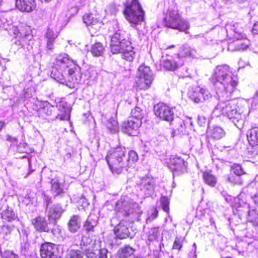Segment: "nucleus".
I'll return each mask as SVG.
<instances>
[{"instance_id": "1", "label": "nucleus", "mask_w": 258, "mask_h": 258, "mask_svg": "<svg viewBox=\"0 0 258 258\" xmlns=\"http://www.w3.org/2000/svg\"><path fill=\"white\" fill-rule=\"evenodd\" d=\"M211 80L218 99L213 113L217 116L222 114L227 116L238 127L240 124H242L243 120L237 110L236 101L229 100L238 84L237 76L232 73L228 66L224 64L216 68Z\"/></svg>"}, {"instance_id": "2", "label": "nucleus", "mask_w": 258, "mask_h": 258, "mask_svg": "<svg viewBox=\"0 0 258 258\" xmlns=\"http://www.w3.org/2000/svg\"><path fill=\"white\" fill-rule=\"evenodd\" d=\"M125 35V32L121 30L115 32L111 38L110 49L113 54L120 53L122 58L131 62L135 58L136 52Z\"/></svg>"}, {"instance_id": "3", "label": "nucleus", "mask_w": 258, "mask_h": 258, "mask_svg": "<svg viewBox=\"0 0 258 258\" xmlns=\"http://www.w3.org/2000/svg\"><path fill=\"white\" fill-rule=\"evenodd\" d=\"M56 65L63 70L65 75H68V80L71 84L70 88L78 84L82 78L80 68L76 64V61L70 60L67 54H60L56 58ZM69 86V85H68Z\"/></svg>"}, {"instance_id": "4", "label": "nucleus", "mask_w": 258, "mask_h": 258, "mask_svg": "<svg viewBox=\"0 0 258 258\" xmlns=\"http://www.w3.org/2000/svg\"><path fill=\"white\" fill-rule=\"evenodd\" d=\"M125 153V149L120 146L111 149L108 152L105 158L113 174H119L124 170H127L128 163Z\"/></svg>"}, {"instance_id": "5", "label": "nucleus", "mask_w": 258, "mask_h": 258, "mask_svg": "<svg viewBox=\"0 0 258 258\" xmlns=\"http://www.w3.org/2000/svg\"><path fill=\"white\" fill-rule=\"evenodd\" d=\"M14 34L16 35L12 39V49L14 51L23 49L25 52L31 48L28 42L32 39L31 30L30 27L24 25L20 28H16L14 30Z\"/></svg>"}, {"instance_id": "6", "label": "nucleus", "mask_w": 258, "mask_h": 258, "mask_svg": "<svg viewBox=\"0 0 258 258\" xmlns=\"http://www.w3.org/2000/svg\"><path fill=\"white\" fill-rule=\"evenodd\" d=\"M123 14L132 25L140 24L144 19V12L138 0H127L124 4Z\"/></svg>"}, {"instance_id": "7", "label": "nucleus", "mask_w": 258, "mask_h": 258, "mask_svg": "<svg viewBox=\"0 0 258 258\" xmlns=\"http://www.w3.org/2000/svg\"><path fill=\"white\" fill-rule=\"evenodd\" d=\"M165 26L173 29L178 30L187 33L189 28L188 23L181 18L177 9H169L163 19Z\"/></svg>"}, {"instance_id": "8", "label": "nucleus", "mask_w": 258, "mask_h": 258, "mask_svg": "<svg viewBox=\"0 0 258 258\" xmlns=\"http://www.w3.org/2000/svg\"><path fill=\"white\" fill-rule=\"evenodd\" d=\"M101 241L96 236H84L80 242V246L81 249L85 252L87 258H96V252L101 247Z\"/></svg>"}, {"instance_id": "9", "label": "nucleus", "mask_w": 258, "mask_h": 258, "mask_svg": "<svg viewBox=\"0 0 258 258\" xmlns=\"http://www.w3.org/2000/svg\"><path fill=\"white\" fill-rule=\"evenodd\" d=\"M188 94L190 99L197 103L206 101L210 105H215L218 102L217 95L213 96L205 88L199 86L192 88Z\"/></svg>"}, {"instance_id": "10", "label": "nucleus", "mask_w": 258, "mask_h": 258, "mask_svg": "<svg viewBox=\"0 0 258 258\" xmlns=\"http://www.w3.org/2000/svg\"><path fill=\"white\" fill-rule=\"evenodd\" d=\"M154 80V75L150 68L145 64L141 65L138 69L136 83L141 90L149 89Z\"/></svg>"}, {"instance_id": "11", "label": "nucleus", "mask_w": 258, "mask_h": 258, "mask_svg": "<svg viewBox=\"0 0 258 258\" xmlns=\"http://www.w3.org/2000/svg\"><path fill=\"white\" fill-rule=\"evenodd\" d=\"M138 206L131 202L127 198H122L117 201L116 205V210L122 213L124 216H131L134 217L137 214Z\"/></svg>"}, {"instance_id": "12", "label": "nucleus", "mask_w": 258, "mask_h": 258, "mask_svg": "<svg viewBox=\"0 0 258 258\" xmlns=\"http://www.w3.org/2000/svg\"><path fill=\"white\" fill-rule=\"evenodd\" d=\"M233 40L228 44V49L231 51H243L250 45V42L243 33H236L233 36Z\"/></svg>"}, {"instance_id": "13", "label": "nucleus", "mask_w": 258, "mask_h": 258, "mask_svg": "<svg viewBox=\"0 0 258 258\" xmlns=\"http://www.w3.org/2000/svg\"><path fill=\"white\" fill-rule=\"evenodd\" d=\"M155 114L163 120L171 121L174 118L173 108L164 103H159L154 106Z\"/></svg>"}, {"instance_id": "14", "label": "nucleus", "mask_w": 258, "mask_h": 258, "mask_svg": "<svg viewBox=\"0 0 258 258\" xmlns=\"http://www.w3.org/2000/svg\"><path fill=\"white\" fill-rule=\"evenodd\" d=\"M40 251L42 258H58L59 256L57 246L52 243L42 244Z\"/></svg>"}, {"instance_id": "15", "label": "nucleus", "mask_w": 258, "mask_h": 258, "mask_svg": "<svg viewBox=\"0 0 258 258\" xmlns=\"http://www.w3.org/2000/svg\"><path fill=\"white\" fill-rule=\"evenodd\" d=\"M187 163L179 157L170 160L169 167L173 172V175H178L186 171Z\"/></svg>"}, {"instance_id": "16", "label": "nucleus", "mask_w": 258, "mask_h": 258, "mask_svg": "<svg viewBox=\"0 0 258 258\" xmlns=\"http://www.w3.org/2000/svg\"><path fill=\"white\" fill-rule=\"evenodd\" d=\"M83 21L90 30H98L101 28V23L96 15L86 14L83 17Z\"/></svg>"}, {"instance_id": "17", "label": "nucleus", "mask_w": 258, "mask_h": 258, "mask_svg": "<svg viewBox=\"0 0 258 258\" xmlns=\"http://www.w3.org/2000/svg\"><path fill=\"white\" fill-rule=\"evenodd\" d=\"M142 124V121L129 117L126 121L123 123L122 129L124 132L130 136H135V132L138 130Z\"/></svg>"}, {"instance_id": "18", "label": "nucleus", "mask_w": 258, "mask_h": 258, "mask_svg": "<svg viewBox=\"0 0 258 258\" xmlns=\"http://www.w3.org/2000/svg\"><path fill=\"white\" fill-rule=\"evenodd\" d=\"M15 4L17 8L22 12L30 13L36 7L34 0H16Z\"/></svg>"}, {"instance_id": "19", "label": "nucleus", "mask_w": 258, "mask_h": 258, "mask_svg": "<svg viewBox=\"0 0 258 258\" xmlns=\"http://www.w3.org/2000/svg\"><path fill=\"white\" fill-rule=\"evenodd\" d=\"M184 63L183 59L180 58L179 55L175 56L174 59H167L164 60L163 66L166 70L173 71Z\"/></svg>"}, {"instance_id": "20", "label": "nucleus", "mask_w": 258, "mask_h": 258, "mask_svg": "<svg viewBox=\"0 0 258 258\" xmlns=\"http://www.w3.org/2000/svg\"><path fill=\"white\" fill-rule=\"evenodd\" d=\"M139 186L146 196L150 195L154 191V181L149 177H143Z\"/></svg>"}, {"instance_id": "21", "label": "nucleus", "mask_w": 258, "mask_h": 258, "mask_svg": "<svg viewBox=\"0 0 258 258\" xmlns=\"http://www.w3.org/2000/svg\"><path fill=\"white\" fill-rule=\"evenodd\" d=\"M133 227H115L114 234L119 239H124L130 237L132 238L135 234Z\"/></svg>"}, {"instance_id": "22", "label": "nucleus", "mask_w": 258, "mask_h": 258, "mask_svg": "<svg viewBox=\"0 0 258 258\" xmlns=\"http://www.w3.org/2000/svg\"><path fill=\"white\" fill-rule=\"evenodd\" d=\"M64 181L58 178H55L51 180V191L54 197L60 195L64 192Z\"/></svg>"}, {"instance_id": "23", "label": "nucleus", "mask_w": 258, "mask_h": 258, "mask_svg": "<svg viewBox=\"0 0 258 258\" xmlns=\"http://www.w3.org/2000/svg\"><path fill=\"white\" fill-rule=\"evenodd\" d=\"M20 236L23 237V241L21 243V248L22 252L25 254V252L29 248V244L28 242L27 235L29 231L28 227H20L18 229Z\"/></svg>"}, {"instance_id": "24", "label": "nucleus", "mask_w": 258, "mask_h": 258, "mask_svg": "<svg viewBox=\"0 0 258 258\" xmlns=\"http://www.w3.org/2000/svg\"><path fill=\"white\" fill-rule=\"evenodd\" d=\"M247 140L252 146L258 145V128L253 127L249 130L247 133Z\"/></svg>"}, {"instance_id": "25", "label": "nucleus", "mask_w": 258, "mask_h": 258, "mask_svg": "<svg viewBox=\"0 0 258 258\" xmlns=\"http://www.w3.org/2000/svg\"><path fill=\"white\" fill-rule=\"evenodd\" d=\"M62 208L59 205H53L49 210L48 212V218L49 220L55 221L56 219H58L62 213Z\"/></svg>"}, {"instance_id": "26", "label": "nucleus", "mask_w": 258, "mask_h": 258, "mask_svg": "<svg viewBox=\"0 0 258 258\" xmlns=\"http://www.w3.org/2000/svg\"><path fill=\"white\" fill-rule=\"evenodd\" d=\"M105 51V47L102 43L98 42L92 45L90 52L94 56H101Z\"/></svg>"}, {"instance_id": "27", "label": "nucleus", "mask_w": 258, "mask_h": 258, "mask_svg": "<svg viewBox=\"0 0 258 258\" xmlns=\"http://www.w3.org/2000/svg\"><path fill=\"white\" fill-rule=\"evenodd\" d=\"M45 37L47 39V48L49 50L53 48V43L57 37V35L54 33L52 29L48 28L45 34Z\"/></svg>"}, {"instance_id": "28", "label": "nucleus", "mask_w": 258, "mask_h": 258, "mask_svg": "<svg viewBox=\"0 0 258 258\" xmlns=\"http://www.w3.org/2000/svg\"><path fill=\"white\" fill-rule=\"evenodd\" d=\"M197 51L195 49L192 48L188 45L183 46L181 51H180L181 58L183 59V57L189 56L192 58L196 57Z\"/></svg>"}, {"instance_id": "29", "label": "nucleus", "mask_w": 258, "mask_h": 258, "mask_svg": "<svg viewBox=\"0 0 258 258\" xmlns=\"http://www.w3.org/2000/svg\"><path fill=\"white\" fill-rule=\"evenodd\" d=\"M208 133L212 138L216 140L221 139L225 134L223 129L220 126L214 127L209 131Z\"/></svg>"}, {"instance_id": "30", "label": "nucleus", "mask_w": 258, "mask_h": 258, "mask_svg": "<svg viewBox=\"0 0 258 258\" xmlns=\"http://www.w3.org/2000/svg\"><path fill=\"white\" fill-rule=\"evenodd\" d=\"M134 251L131 246H125L118 250V255L119 258H127L134 254Z\"/></svg>"}, {"instance_id": "31", "label": "nucleus", "mask_w": 258, "mask_h": 258, "mask_svg": "<svg viewBox=\"0 0 258 258\" xmlns=\"http://www.w3.org/2000/svg\"><path fill=\"white\" fill-rule=\"evenodd\" d=\"M1 217L4 222H12L16 219L14 212L10 208H7L2 212Z\"/></svg>"}, {"instance_id": "32", "label": "nucleus", "mask_w": 258, "mask_h": 258, "mask_svg": "<svg viewBox=\"0 0 258 258\" xmlns=\"http://www.w3.org/2000/svg\"><path fill=\"white\" fill-rule=\"evenodd\" d=\"M203 179L205 182L211 187L214 186L217 182L216 177L210 172L203 173Z\"/></svg>"}, {"instance_id": "33", "label": "nucleus", "mask_w": 258, "mask_h": 258, "mask_svg": "<svg viewBox=\"0 0 258 258\" xmlns=\"http://www.w3.org/2000/svg\"><path fill=\"white\" fill-rule=\"evenodd\" d=\"M225 29L227 34H228L229 32L230 33L232 31L233 32V36L236 35V33H242L238 24L233 22L227 23L225 25Z\"/></svg>"}, {"instance_id": "34", "label": "nucleus", "mask_w": 258, "mask_h": 258, "mask_svg": "<svg viewBox=\"0 0 258 258\" xmlns=\"http://www.w3.org/2000/svg\"><path fill=\"white\" fill-rule=\"evenodd\" d=\"M107 128L112 133H115L118 131L117 121L113 117L109 118L105 122Z\"/></svg>"}, {"instance_id": "35", "label": "nucleus", "mask_w": 258, "mask_h": 258, "mask_svg": "<svg viewBox=\"0 0 258 258\" xmlns=\"http://www.w3.org/2000/svg\"><path fill=\"white\" fill-rule=\"evenodd\" d=\"M62 227H54L51 230V232L56 237L63 238L66 236H69V233L65 232V230L63 229Z\"/></svg>"}, {"instance_id": "36", "label": "nucleus", "mask_w": 258, "mask_h": 258, "mask_svg": "<svg viewBox=\"0 0 258 258\" xmlns=\"http://www.w3.org/2000/svg\"><path fill=\"white\" fill-rule=\"evenodd\" d=\"M144 231L146 233L149 240L153 241L156 239L158 231L157 227H144Z\"/></svg>"}, {"instance_id": "37", "label": "nucleus", "mask_w": 258, "mask_h": 258, "mask_svg": "<svg viewBox=\"0 0 258 258\" xmlns=\"http://www.w3.org/2000/svg\"><path fill=\"white\" fill-rule=\"evenodd\" d=\"M192 124V122L190 118H187L186 120H183L181 122L180 126L178 128V131L180 134H185L187 133L186 128H189Z\"/></svg>"}, {"instance_id": "38", "label": "nucleus", "mask_w": 258, "mask_h": 258, "mask_svg": "<svg viewBox=\"0 0 258 258\" xmlns=\"http://www.w3.org/2000/svg\"><path fill=\"white\" fill-rule=\"evenodd\" d=\"M227 180L232 184L241 185L242 180L240 176L230 173L227 176Z\"/></svg>"}, {"instance_id": "39", "label": "nucleus", "mask_w": 258, "mask_h": 258, "mask_svg": "<svg viewBox=\"0 0 258 258\" xmlns=\"http://www.w3.org/2000/svg\"><path fill=\"white\" fill-rule=\"evenodd\" d=\"M248 221L251 223L253 226H258V214L254 209L248 211Z\"/></svg>"}, {"instance_id": "40", "label": "nucleus", "mask_w": 258, "mask_h": 258, "mask_svg": "<svg viewBox=\"0 0 258 258\" xmlns=\"http://www.w3.org/2000/svg\"><path fill=\"white\" fill-rule=\"evenodd\" d=\"M132 116L131 118H134L135 119H139L141 120L143 118V113L142 109L139 107H136L135 108L132 109Z\"/></svg>"}, {"instance_id": "41", "label": "nucleus", "mask_w": 258, "mask_h": 258, "mask_svg": "<svg viewBox=\"0 0 258 258\" xmlns=\"http://www.w3.org/2000/svg\"><path fill=\"white\" fill-rule=\"evenodd\" d=\"M249 245V244H247L246 242H239L238 245H236L237 247V250L239 254H241L242 255L246 256L247 255V251L246 249L247 246Z\"/></svg>"}, {"instance_id": "42", "label": "nucleus", "mask_w": 258, "mask_h": 258, "mask_svg": "<svg viewBox=\"0 0 258 258\" xmlns=\"http://www.w3.org/2000/svg\"><path fill=\"white\" fill-rule=\"evenodd\" d=\"M82 223V219L78 215L72 216L68 223V226H80Z\"/></svg>"}, {"instance_id": "43", "label": "nucleus", "mask_w": 258, "mask_h": 258, "mask_svg": "<svg viewBox=\"0 0 258 258\" xmlns=\"http://www.w3.org/2000/svg\"><path fill=\"white\" fill-rule=\"evenodd\" d=\"M234 174H236L241 176V175L244 174L245 172L243 171L241 165L239 164H234L231 166V172Z\"/></svg>"}, {"instance_id": "44", "label": "nucleus", "mask_w": 258, "mask_h": 258, "mask_svg": "<svg viewBox=\"0 0 258 258\" xmlns=\"http://www.w3.org/2000/svg\"><path fill=\"white\" fill-rule=\"evenodd\" d=\"M160 203L163 210L168 212L169 210V199L167 197L162 196L160 199Z\"/></svg>"}, {"instance_id": "45", "label": "nucleus", "mask_w": 258, "mask_h": 258, "mask_svg": "<svg viewBox=\"0 0 258 258\" xmlns=\"http://www.w3.org/2000/svg\"><path fill=\"white\" fill-rule=\"evenodd\" d=\"M128 157L127 158V163H128V167H129V165L131 162L134 163L136 162L138 159V156L136 152L134 151H131L128 152Z\"/></svg>"}, {"instance_id": "46", "label": "nucleus", "mask_w": 258, "mask_h": 258, "mask_svg": "<svg viewBox=\"0 0 258 258\" xmlns=\"http://www.w3.org/2000/svg\"><path fill=\"white\" fill-rule=\"evenodd\" d=\"M34 226H45L46 223L44 217L38 216L32 221Z\"/></svg>"}, {"instance_id": "47", "label": "nucleus", "mask_w": 258, "mask_h": 258, "mask_svg": "<svg viewBox=\"0 0 258 258\" xmlns=\"http://www.w3.org/2000/svg\"><path fill=\"white\" fill-rule=\"evenodd\" d=\"M66 258H83V254L79 250H71Z\"/></svg>"}, {"instance_id": "48", "label": "nucleus", "mask_w": 258, "mask_h": 258, "mask_svg": "<svg viewBox=\"0 0 258 258\" xmlns=\"http://www.w3.org/2000/svg\"><path fill=\"white\" fill-rule=\"evenodd\" d=\"M64 113L59 114L57 115V118L61 120H69L70 117V109L69 107L64 109Z\"/></svg>"}, {"instance_id": "49", "label": "nucleus", "mask_w": 258, "mask_h": 258, "mask_svg": "<svg viewBox=\"0 0 258 258\" xmlns=\"http://www.w3.org/2000/svg\"><path fill=\"white\" fill-rule=\"evenodd\" d=\"M0 254L2 258H18L17 255L10 250H6L2 252L0 249Z\"/></svg>"}, {"instance_id": "50", "label": "nucleus", "mask_w": 258, "mask_h": 258, "mask_svg": "<svg viewBox=\"0 0 258 258\" xmlns=\"http://www.w3.org/2000/svg\"><path fill=\"white\" fill-rule=\"evenodd\" d=\"M183 240V239L182 237H176L173 243V248L179 250L182 247V242Z\"/></svg>"}, {"instance_id": "51", "label": "nucleus", "mask_w": 258, "mask_h": 258, "mask_svg": "<svg viewBox=\"0 0 258 258\" xmlns=\"http://www.w3.org/2000/svg\"><path fill=\"white\" fill-rule=\"evenodd\" d=\"M108 251L105 248H101V247L96 252L97 256L99 255V258H107Z\"/></svg>"}, {"instance_id": "52", "label": "nucleus", "mask_w": 258, "mask_h": 258, "mask_svg": "<svg viewBox=\"0 0 258 258\" xmlns=\"http://www.w3.org/2000/svg\"><path fill=\"white\" fill-rule=\"evenodd\" d=\"M198 123L200 126H204L207 122V119L203 115H199Z\"/></svg>"}, {"instance_id": "53", "label": "nucleus", "mask_w": 258, "mask_h": 258, "mask_svg": "<svg viewBox=\"0 0 258 258\" xmlns=\"http://www.w3.org/2000/svg\"><path fill=\"white\" fill-rule=\"evenodd\" d=\"M78 8L77 6L72 7L70 10H69V15L70 16L74 15L77 14L78 12Z\"/></svg>"}, {"instance_id": "54", "label": "nucleus", "mask_w": 258, "mask_h": 258, "mask_svg": "<svg viewBox=\"0 0 258 258\" xmlns=\"http://www.w3.org/2000/svg\"><path fill=\"white\" fill-rule=\"evenodd\" d=\"M252 32L253 34H258V22L253 25Z\"/></svg>"}, {"instance_id": "55", "label": "nucleus", "mask_w": 258, "mask_h": 258, "mask_svg": "<svg viewBox=\"0 0 258 258\" xmlns=\"http://www.w3.org/2000/svg\"><path fill=\"white\" fill-rule=\"evenodd\" d=\"M67 228L68 230L73 233L76 232L78 231V227H67Z\"/></svg>"}, {"instance_id": "56", "label": "nucleus", "mask_w": 258, "mask_h": 258, "mask_svg": "<svg viewBox=\"0 0 258 258\" xmlns=\"http://www.w3.org/2000/svg\"><path fill=\"white\" fill-rule=\"evenodd\" d=\"M236 1L240 5H244V6L248 5V0H236Z\"/></svg>"}, {"instance_id": "57", "label": "nucleus", "mask_w": 258, "mask_h": 258, "mask_svg": "<svg viewBox=\"0 0 258 258\" xmlns=\"http://www.w3.org/2000/svg\"><path fill=\"white\" fill-rule=\"evenodd\" d=\"M43 199L46 202V206H48V205L51 202V198L45 195H44Z\"/></svg>"}, {"instance_id": "58", "label": "nucleus", "mask_w": 258, "mask_h": 258, "mask_svg": "<svg viewBox=\"0 0 258 258\" xmlns=\"http://www.w3.org/2000/svg\"><path fill=\"white\" fill-rule=\"evenodd\" d=\"M7 140L13 143L17 142V139L15 138L12 137L10 135L7 136Z\"/></svg>"}, {"instance_id": "59", "label": "nucleus", "mask_w": 258, "mask_h": 258, "mask_svg": "<svg viewBox=\"0 0 258 258\" xmlns=\"http://www.w3.org/2000/svg\"><path fill=\"white\" fill-rule=\"evenodd\" d=\"M37 230H39L40 231H48L49 228L48 227H36Z\"/></svg>"}, {"instance_id": "60", "label": "nucleus", "mask_w": 258, "mask_h": 258, "mask_svg": "<svg viewBox=\"0 0 258 258\" xmlns=\"http://www.w3.org/2000/svg\"><path fill=\"white\" fill-rule=\"evenodd\" d=\"M82 200L83 204L82 206L84 207H87L89 205L88 201L85 198H83Z\"/></svg>"}, {"instance_id": "61", "label": "nucleus", "mask_w": 258, "mask_h": 258, "mask_svg": "<svg viewBox=\"0 0 258 258\" xmlns=\"http://www.w3.org/2000/svg\"><path fill=\"white\" fill-rule=\"evenodd\" d=\"M225 5H228L232 4V0H222Z\"/></svg>"}, {"instance_id": "62", "label": "nucleus", "mask_w": 258, "mask_h": 258, "mask_svg": "<svg viewBox=\"0 0 258 258\" xmlns=\"http://www.w3.org/2000/svg\"><path fill=\"white\" fill-rule=\"evenodd\" d=\"M253 202L258 206V195H255L253 198Z\"/></svg>"}, {"instance_id": "63", "label": "nucleus", "mask_w": 258, "mask_h": 258, "mask_svg": "<svg viewBox=\"0 0 258 258\" xmlns=\"http://www.w3.org/2000/svg\"><path fill=\"white\" fill-rule=\"evenodd\" d=\"M86 223L83 226H94L93 224L90 222L89 219H88L87 220H86Z\"/></svg>"}, {"instance_id": "64", "label": "nucleus", "mask_w": 258, "mask_h": 258, "mask_svg": "<svg viewBox=\"0 0 258 258\" xmlns=\"http://www.w3.org/2000/svg\"><path fill=\"white\" fill-rule=\"evenodd\" d=\"M27 146V144L26 143H20V145L18 146V148L19 149H20V148L21 147H23V148H25L26 146Z\"/></svg>"}]
</instances>
